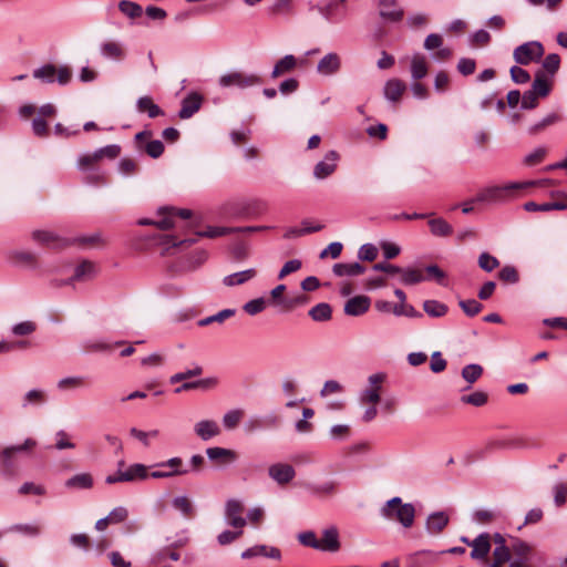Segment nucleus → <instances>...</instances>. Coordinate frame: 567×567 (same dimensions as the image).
Instances as JSON below:
<instances>
[{"mask_svg":"<svg viewBox=\"0 0 567 567\" xmlns=\"http://www.w3.org/2000/svg\"><path fill=\"white\" fill-rule=\"evenodd\" d=\"M548 182H511L503 185H492L483 188L472 198V203L498 204L508 202L517 196V194L530 186L540 185Z\"/></svg>","mask_w":567,"mask_h":567,"instance_id":"1","label":"nucleus"},{"mask_svg":"<svg viewBox=\"0 0 567 567\" xmlns=\"http://www.w3.org/2000/svg\"><path fill=\"white\" fill-rule=\"evenodd\" d=\"M204 463L205 458L200 454H194L190 457L189 466H185L184 461L181 457L174 456L155 465L156 467H168V472L153 471L151 472V477L156 480L171 478L174 476L187 475L192 472L198 473Z\"/></svg>","mask_w":567,"mask_h":567,"instance_id":"2","label":"nucleus"},{"mask_svg":"<svg viewBox=\"0 0 567 567\" xmlns=\"http://www.w3.org/2000/svg\"><path fill=\"white\" fill-rule=\"evenodd\" d=\"M380 515L388 520H395L404 528H411L415 519V507L412 503H403L399 496L386 501L380 509Z\"/></svg>","mask_w":567,"mask_h":567,"instance_id":"3","label":"nucleus"},{"mask_svg":"<svg viewBox=\"0 0 567 567\" xmlns=\"http://www.w3.org/2000/svg\"><path fill=\"white\" fill-rule=\"evenodd\" d=\"M192 215V212L186 208L176 209L173 207H161L157 210V218H141L137 224L141 226H156L162 230L169 229L175 225V218L179 217L181 219H188Z\"/></svg>","mask_w":567,"mask_h":567,"instance_id":"4","label":"nucleus"},{"mask_svg":"<svg viewBox=\"0 0 567 567\" xmlns=\"http://www.w3.org/2000/svg\"><path fill=\"white\" fill-rule=\"evenodd\" d=\"M32 75L34 79L45 84L56 82L60 85H66L71 81L72 72L69 66L61 65L56 68L52 63H47L33 70Z\"/></svg>","mask_w":567,"mask_h":567,"instance_id":"5","label":"nucleus"},{"mask_svg":"<svg viewBox=\"0 0 567 567\" xmlns=\"http://www.w3.org/2000/svg\"><path fill=\"white\" fill-rule=\"evenodd\" d=\"M262 79L256 73H247L244 71H231L223 74L218 84L220 87H238L240 90L260 85Z\"/></svg>","mask_w":567,"mask_h":567,"instance_id":"6","label":"nucleus"},{"mask_svg":"<svg viewBox=\"0 0 567 567\" xmlns=\"http://www.w3.org/2000/svg\"><path fill=\"white\" fill-rule=\"evenodd\" d=\"M123 465H124V461L118 462L117 472L113 475H109L105 478V482L107 484L144 481L147 477H151V473H148V468L144 464L135 463V464L130 465L126 470H121V467Z\"/></svg>","mask_w":567,"mask_h":567,"instance_id":"7","label":"nucleus"},{"mask_svg":"<svg viewBox=\"0 0 567 567\" xmlns=\"http://www.w3.org/2000/svg\"><path fill=\"white\" fill-rule=\"evenodd\" d=\"M318 12L329 23H340L348 16L347 0H324L317 6Z\"/></svg>","mask_w":567,"mask_h":567,"instance_id":"8","label":"nucleus"},{"mask_svg":"<svg viewBox=\"0 0 567 567\" xmlns=\"http://www.w3.org/2000/svg\"><path fill=\"white\" fill-rule=\"evenodd\" d=\"M386 375L382 372L369 375L368 385L359 393V402L364 405L379 403Z\"/></svg>","mask_w":567,"mask_h":567,"instance_id":"9","label":"nucleus"},{"mask_svg":"<svg viewBox=\"0 0 567 567\" xmlns=\"http://www.w3.org/2000/svg\"><path fill=\"white\" fill-rule=\"evenodd\" d=\"M544 55V47L538 41H529L518 45L514 52L513 58L517 64L527 65L533 61H538Z\"/></svg>","mask_w":567,"mask_h":567,"instance_id":"10","label":"nucleus"},{"mask_svg":"<svg viewBox=\"0 0 567 567\" xmlns=\"http://www.w3.org/2000/svg\"><path fill=\"white\" fill-rule=\"evenodd\" d=\"M338 161L339 154L336 151H329L323 159L315 165L313 177L321 181L331 176L337 169Z\"/></svg>","mask_w":567,"mask_h":567,"instance_id":"11","label":"nucleus"},{"mask_svg":"<svg viewBox=\"0 0 567 567\" xmlns=\"http://www.w3.org/2000/svg\"><path fill=\"white\" fill-rule=\"evenodd\" d=\"M341 58L336 52L324 54L317 64V73L322 76H331L341 70Z\"/></svg>","mask_w":567,"mask_h":567,"instance_id":"12","label":"nucleus"},{"mask_svg":"<svg viewBox=\"0 0 567 567\" xmlns=\"http://www.w3.org/2000/svg\"><path fill=\"white\" fill-rule=\"evenodd\" d=\"M243 504L237 499H228L225 506V517L229 526L234 528H244L246 519L241 516Z\"/></svg>","mask_w":567,"mask_h":567,"instance_id":"13","label":"nucleus"},{"mask_svg":"<svg viewBox=\"0 0 567 567\" xmlns=\"http://www.w3.org/2000/svg\"><path fill=\"white\" fill-rule=\"evenodd\" d=\"M268 475L279 485H286L290 483L295 476L296 471L292 465L287 463H275L269 466Z\"/></svg>","mask_w":567,"mask_h":567,"instance_id":"14","label":"nucleus"},{"mask_svg":"<svg viewBox=\"0 0 567 567\" xmlns=\"http://www.w3.org/2000/svg\"><path fill=\"white\" fill-rule=\"evenodd\" d=\"M321 546L319 550L337 553L341 548L339 530L336 526L324 528L321 533V539L319 540Z\"/></svg>","mask_w":567,"mask_h":567,"instance_id":"15","label":"nucleus"},{"mask_svg":"<svg viewBox=\"0 0 567 567\" xmlns=\"http://www.w3.org/2000/svg\"><path fill=\"white\" fill-rule=\"evenodd\" d=\"M380 16L386 21L399 22L404 17V10L398 0H379Z\"/></svg>","mask_w":567,"mask_h":567,"instance_id":"16","label":"nucleus"},{"mask_svg":"<svg viewBox=\"0 0 567 567\" xmlns=\"http://www.w3.org/2000/svg\"><path fill=\"white\" fill-rule=\"evenodd\" d=\"M203 103V96L197 92H192L187 94L183 101L182 106L178 112V116L182 120L190 118L198 110L200 109Z\"/></svg>","mask_w":567,"mask_h":567,"instance_id":"17","label":"nucleus"},{"mask_svg":"<svg viewBox=\"0 0 567 567\" xmlns=\"http://www.w3.org/2000/svg\"><path fill=\"white\" fill-rule=\"evenodd\" d=\"M206 455L209 461L217 463L218 465L231 464L238 457L235 451L219 446L206 449Z\"/></svg>","mask_w":567,"mask_h":567,"instance_id":"18","label":"nucleus"},{"mask_svg":"<svg viewBox=\"0 0 567 567\" xmlns=\"http://www.w3.org/2000/svg\"><path fill=\"white\" fill-rule=\"evenodd\" d=\"M195 434L202 441H209L221 433L220 426L214 420H200L194 425Z\"/></svg>","mask_w":567,"mask_h":567,"instance_id":"19","label":"nucleus"},{"mask_svg":"<svg viewBox=\"0 0 567 567\" xmlns=\"http://www.w3.org/2000/svg\"><path fill=\"white\" fill-rule=\"evenodd\" d=\"M32 239L52 248H61L71 244L70 240L60 238L56 234L49 230H34Z\"/></svg>","mask_w":567,"mask_h":567,"instance_id":"20","label":"nucleus"},{"mask_svg":"<svg viewBox=\"0 0 567 567\" xmlns=\"http://www.w3.org/2000/svg\"><path fill=\"white\" fill-rule=\"evenodd\" d=\"M468 546L472 547L471 557L473 559L484 560L491 550L489 535L487 533L480 534L468 543Z\"/></svg>","mask_w":567,"mask_h":567,"instance_id":"21","label":"nucleus"},{"mask_svg":"<svg viewBox=\"0 0 567 567\" xmlns=\"http://www.w3.org/2000/svg\"><path fill=\"white\" fill-rule=\"evenodd\" d=\"M371 305V300L367 296H355L350 298L344 305V312L348 316L359 317L364 315Z\"/></svg>","mask_w":567,"mask_h":567,"instance_id":"22","label":"nucleus"},{"mask_svg":"<svg viewBox=\"0 0 567 567\" xmlns=\"http://www.w3.org/2000/svg\"><path fill=\"white\" fill-rule=\"evenodd\" d=\"M95 275V265L92 261L83 260L75 267L73 276L69 279L68 284H73L76 281H87L93 279Z\"/></svg>","mask_w":567,"mask_h":567,"instance_id":"23","label":"nucleus"},{"mask_svg":"<svg viewBox=\"0 0 567 567\" xmlns=\"http://www.w3.org/2000/svg\"><path fill=\"white\" fill-rule=\"evenodd\" d=\"M449 520V516L445 512H434L430 514L426 519V532L431 535H437L447 526Z\"/></svg>","mask_w":567,"mask_h":567,"instance_id":"24","label":"nucleus"},{"mask_svg":"<svg viewBox=\"0 0 567 567\" xmlns=\"http://www.w3.org/2000/svg\"><path fill=\"white\" fill-rule=\"evenodd\" d=\"M406 86L405 83L399 79H390L385 82L383 87V95L390 102H399Z\"/></svg>","mask_w":567,"mask_h":567,"instance_id":"25","label":"nucleus"},{"mask_svg":"<svg viewBox=\"0 0 567 567\" xmlns=\"http://www.w3.org/2000/svg\"><path fill=\"white\" fill-rule=\"evenodd\" d=\"M100 53L103 58L121 61L125 58L123 45L115 41H105L100 45Z\"/></svg>","mask_w":567,"mask_h":567,"instance_id":"26","label":"nucleus"},{"mask_svg":"<svg viewBox=\"0 0 567 567\" xmlns=\"http://www.w3.org/2000/svg\"><path fill=\"white\" fill-rule=\"evenodd\" d=\"M286 290V286L285 285H278L277 287H275L271 291H270V296H271V299H272V303L276 305V306H281L284 307L286 310H289L291 309L297 303H302L306 298L305 297H298L296 298L295 300H287L285 298H282V293L285 292Z\"/></svg>","mask_w":567,"mask_h":567,"instance_id":"27","label":"nucleus"},{"mask_svg":"<svg viewBox=\"0 0 567 567\" xmlns=\"http://www.w3.org/2000/svg\"><path fill=\"white\" fill-rule=\"evenodd\" d=\"M297 68V59L292 54H286L278 60L272 69L271 78L276 79L286 73L293 71Z\"/></svg>","mask_w":567,"mask_h":567,"instance_id":"28","label":"nucleus"},{"mask_svg":"<svg viewBox=\"0 0 567 567\" xmlns=\"http://www.w3.org/2000/svg\"><path fill=\"white\" fill-rule=\"evenodd\" d=\"M257 275L256 269L249 268L243 271H238L235 274H230L225 276L223 279V284L227 287H234L238 285L246 284L247 281L254 279Z\"/></svg>","mask_w":567,"mask_h":567,"instance_id":"29","label":"nucleus"},{"mask_svg":"<svg viewBox=\"0 0 567 567\" xmlns=\"http://www.w3.org/2000/svg\"><path fill=\"white\" fill-rule=\"evenodd\" d=\"M136 109L141 113H147L150 118L164 115L163 110L153 102L150 96H141L136 101Z\"/></svg>","mask_w":567,"mask_h":567,"instance_id":"30","label":"nucleus"},{"mask_svg":"<svg viewBox=\"0 0 567 567\" xmlns=\"http://www.w3.org/2000/svg\"><path fill=\"white\" fill-rule=\"evenodd\" d=\"M401 282L406 286L416 285L426 280L424 271L412 267L401 268Z\"/></svg>","mask_w":567,"mask_h":567,"instance_id":"31","label":"nucleus"},{"mask_svg":"<svg viewBox=\"0 0 567 567\" xmlns=\"http://www.w3.org/2000/svg\"><path fill=\"white\" fill-rule=\"evenodd\" d=\"M365 268L360 262H339L333 266V274L338 277L358 276L363 274Z\"/></svg>","mask_w":567,"mask_h":567,"instance_id":"32","label":"nucleus"},{"mask_svg":"<svg viewBox=\"0 0 567 567\" xmlns=\"http://www.w3.org/2000/svg\"><path fill=\"white\" fill-rule=\"evenodd\" d=\"M427 74V62L424 55L420 53L413 54L411 59L412 79L419 81Z\"/></svg>","mask_w":567,"mask_h":567,"instance_id":"33","label":"nucleus"},{"mask_svg":"<svg viewBox=\"0 0 567 567\" xmlns=\"http://www.w3.org/2000/svg\"><path fill=\"white\" fill-rule=\"evenodd\" d=\"M427 224L433 236L447 237L453 233V227L441 217L431 218Z\"/></svg>","mask_w":567,"mask_h":567,"instance_id":"34","label":"nucleus"},{"mask_svg":"<svg viewBox=\"0 0 567 567\" xmlns=\"http://www.w3.org/2000/svg\"><path fill=\"white\" fill-rule=\"evenodd\" d=\"M47 399L45 391L41 389H31L23 395L21 405L23 409H27L30 405L39 406L44 404Z\"/></svg>","mask_w":567,"mask_h":567,"instance_id":"35","label":"nucleus"},{"mask_svg":"<svg viewBox=\"0 0 567 567\" xmlns=\"http://www.w3.org/2000/svg\"><path fill=\"white\" fill-rule=\"evenodd\" d=\"M567 208V204L565 202H549L538 204L535 202H527L524 204V209L526 212H549V210H564Z\"/></svg>","mask_w":567,"mask_h":567,"instance_id":"36","label":"nucleus"},{"mask_svg":"<svg viewBox=\"0 0 567 567\" xmlns=\"http://www.w3.org/2000/svg\"><path fill=\"white\" fill-rule=\"evenodd\" d=\"M309 317L317 322H326L331 319L332 309L327 302H320L308 311Z\"/></svg>","mask_w":567,"mask_h":567,"instance_id":"37","label":"nucleus"},{"mask_svg":"<svg viewBox=\"0 0 567 567\" xmlns=\"http://www.w3.org/2000/svg\"><path fill=\"white\" fill-rule=\"evenodd\" d=\"M65 486L72 489H89L93 486V478L89 473L76 474L66 480Z\"/></svg>","mask_w":567,"mask_h":567,"instance_id":"38","label":"nucleus"},{"mask_svg":"<svg viewBox=\"0 0 567 567\" xmlns=\"http://www.w3.org/2000/svg\"><path fill=\"white\" fill-rule=\"evenodd\" d=\"M305 487L312 495L317 496L332 495L337 492V483L334 481H327L319 484L308 483Z\"/></svg>","mask_w":567,"mask_h":567,"instance_id":"39","label":"nucleus"},{"mask_svg":"<svg viewBox=\"0 0 567 567\" xmlns=\"http://www.w3.org/2000/svg\"><path fill=\"white\" fill-rule=\"evenodd\" d=\"M117 7L120 12L131 20H135L143 14L142 6L131 0H121Z\"/></svg>","mask_w":567,"mask_h":567,"instance_id":"40","label":"nucleus"},{"mask_svg":"<svg viewBox=\"0 0 567 567\" xmlns=\"http://www.w3.org/2000/svg\"><path fill=\"white\" fill-rule=\"evenodd\" d=\"M530 89L538 97H546L550 93V83L542 71L536 73Z\"/></svg>","mask_w":567,"mask_h":567,"instance_id":"41","label":"nucleus"},{"mask_svg":"<svg viewBox=\"0 0 567 567\" xmlns=\"http://www.w3.org/2000/svg\"><path fill=\"white\" fill-rule=\"evenodd\" d=\"M123 341H116L114 343L107 342L105 340H87L84 342L83 350L85 352H100V351H111L114 347L122 344Z\"/></svg>","mask_w":567,"mask_h":567,"instance_id":"42","label":"nucleus"},{"mask_svg":"<svg viewBox=\"0 0 567 567\" xmlns=\"http://www.w3.org/2000/svg\"><path fill=\"white\" fill-rule=\"evenodd\" d=\"M423 310L433 318H441L447 313V306L437 300H425L423 302Z\"/></svg>","mask_w":567,"mask_h":567,"instance_id":"43","label":"nucleus"},{"mask_svg":"<svg viewBox=\"0 0 567 567\" xmlns=\"http://www.w3.org/2000/svg\"><path fill=\"white\" fill-rule=\"evenodd\" d=\"M172 506L185 517H190L194 514V506L190 499L185 495L175 496L172 499Z\"/></svg>","mask_w":567,"mask_h":567,"instance_id":"44","label":"nucleus"},{"mask_svg":"<svg viewBox=\"0 0 567 567\" xmlns=\"http://www.w3.org/2000/svg\"><path fill=\"white\" fill-rule=\"evenodd\" d=\"M235 309H223L219 312L212 315L209 317L203 318L198 321L199 327H206L212 323H223L226 319L235 316Z\"/></svg>","mask_w":567,"mask_h":567,"instance_id":"45","label":"nucleus"},{"mask_svg":"<svg viewBox=\"0 0 567 567\" xmlns=\"http://www.w3.org/2000/svg\"><path fill=\"white\" fill-rule=\"evenodd\" d=\"M85 378L82 375H71L62 378L58 381L56 388L61 391L68 390V389H79L84 385Z\"/></svg>","mask_w":567,"mask_h":567,"instance_id":"46","label":"nucleus"},{"mask_svg":"<svg viewBox=\"0 0 567 567\" xmlns=\"http://www.w3.org/2000/svg\"><path fill=\"white\" fill-rule=\"evenodd\" d=\"M482 374L483 368L477 363L467 364L462 369V378L470 384L476 382L482 377Z\"/></svg>","mask_w":567,"mask_h":567,"instance_id":"47","label":"nucleus"},{"mask_svg":"<svg viewBox=\"0 0 567 567\" xmlns=\"http://www.w3.org/2000/svg\"><path fill=\"white\" fill-rule=\"evenodd\" d=\"M84 182L92 186H101L106 184L105 173L99 167H92L85 173Z\"/></svg>","mask_w":567,"mask_h":567,"instance_id":"48","label":"nucleus"},{"mask_svg":"<svg viewBox=\"0 0 567 567\" xmlns=\"http://www.w3.org/2000/svg\"><path fill=\"white\" fill-rule=\"evenodd\" d=\"M561 120V117L556 113H549L544 118H542L539 122L532 125L528 130V133L532 135H535L546 128L549 125L556 124Z\"/></svg>","mask_w":567,"mask_h":567,"instance_id":"49","label":"nucleus"},{"mask_svg":"<svg viewBox=\"0 0 567 567\" xmlns=\"http://www.w3.org/2000/svg\"><path fill=\"white\" fill-rule=\"evenodd\" d=\"M426 280H434L439 285L445 286L446 274L436 265H429L424 269Z\"/></svg>","mask_w":567,"mask_h":567,"instance_id":"50","label":"nucleus"},{"mask_svg":"<svg viewBox=\"0 0 567 567\" xmlns=\"http://www.w3.org/2000/svg\"><path fill=\"white\" fill-rule=\"evenodd\" d=\"M267 307V300L262 297L249 300L243 306V309L246 313L250 316H256L262 312Z\"/></svg>","mask_w":567,"mask_h":567,"instance_id":"51","label":"nucleus"},{"mask_svg":"<svg viewBox=\"0 0 567 567\" xmlns=\"http://www.w3.org/2000/svg\"><path fill=\"white\" fill-rule=\"evenodd\" d=\"M196 239H177L174 236L165 235L161 237V245L164 246V251L168 252L169 249L187 244L188 246L194 244Z\"/></svg>","mask_w":567,"mask_h":567,"instance_id":"52","label":"nucleus"},{"mask_svg":"<svg viewBox=\"0 0 567 567\" xmlns=\"http://www.w3.org/2000/svg\"><path fill=\"white\" fill-rule=\"evenodd\" d=\"M13 454L8 449L0 452V460L2 463V474L4 476H12L14 473Z\"/></svg>","mask_w":567,"mask_h":567,"instance_id":"53","label":"nucleus"},{"mask_svg":"<svg viewBox=\"0 0 567 567\" xmlns=\"http://www.w3.org/2000/svg\"><path fill=\"white\" fill-rule=\"evenodd\" d=\"M96 161H101L106 157L110 159L116 158L121 153V147L116 144L106 145L93 152Z\"/></svg>","mask_w":567,"mask_h":567,"instance_id":"54","label":"nucleus"},{"mask_svg":"<svg viewBox=\"0 0 567 567\" xmlns=\"http://www.w3.org/2000/svg\"><path fill=\"white\" fill-rule=\"evenodd\" d=\"M37 330V324L33 321L27 320L12 326L11 331L14 336L23 337L30 336Z\"/></svg>","mask_w":567,"mask_h":567,"instance_id":"55","label":"nucleus"},{"mask_svg":"<svg viewBox=\"0 0 567 567\" xmlns=\"http://www.w3.org/2000/svg\"><path fill=\"white\" fill-rule=\"evenodd\" d=\"M297 539L302 546H306V547H310V548H313L317 550H319V548L321 547L319 545V539H317V536H316L315 532H312V530H306V532L299 533L297 535Z\"/></svg>","mask_w":567,"mask_h":567,"instance_id":"56","label":"nucleus"},{"mask_svg":"<svg viewBox=\"0 0 567 567\" xmlns=\"http://www.w3.org/2000/svg\"><path fill=\"white\" fill-rule=\"evenodd\" d=\"M203 373V368L200 365H194V368L192 369H188L186 371H183V372H178V373H175L173 374L171 378H169V382L172 384H175V383H178L181 381H184L186 379H189V378H193V377H198Z\"/></svg>","mask_w":567,"mask_h":567,"instance_id":"57","label":"nucleus"},{"mask_svg":"<svg viewBox=\"0 0 567 567\" xmlns=\"http://www.w3.org/2000/svg\"><path fill=\"white\" fill-rule=\"evenodd\" d=\"M478 266L483 270L491 272L499 266V261L496 257L489 255L488 252H482L478 256Z\"/></svg>","mask_w":567,"mask_h":567,"instance_id":"58","label":"nucleus"},{"mask_svg":"<svg viewBox=\"0 0 567 567\" xmlns=\"http://www.w3.org/2000/svg\"><path fill=\"white\" fill-rule=\"evenodd\" d=\"M243 417V411L240 410H230L228 411L227 413L224 414L223 416V425L227 429V430H233L235 429L238 423L240 422Z\"/></svg>","mask_w":567,"mask_h":567,"instance_id":"59","label":"nucleus"},{"mask_svg":"<svg viewBox=\"0 0 567 567\" xmlns=\"http://www.w3.org/2000/svg\"><path fill=\"white\" fill-rule=\"evenodd\" d=\"M458 306L468 317H474L481 312L483 306L475 299L460 300Z\"/></svg>","mask_w":567,"mask_h":567,"instance_id":"60","label":"nucleus"},{"mask_svg":"<svg viewBox=\"0 0 567 567\" xmlns=\"http://www.w3.org/2000/svg\"><path fill=\"white\" fill-rule=\"evenodd\" d=\"M142 148V146L140 145ZM143 150L146 152V154L152 158H158L164 153V144L159 140H153L147 142Z\"/></svg>","mask_w":567,"mask_h":567,"instance_id":"61","label":"nucleus"},{"mask_svg":"<svg viewBox=\"0 0 567 567\" xmlns=\"http://www.w3.org/2000/svg\"><path fill=\"white\" fill-rule=\"evenodd\" d=\"M392 312L398 317L405 316L410 318H416L422 316L413 306L405 302L394 305Z\"/></svg>","mask_w":567,"mask_h":567,"instance_id":"62","label":"nucleus"},{"mask_svg":"<svg viewBox=\"0 0 567 567\" xmlns=\"http://www.w3.org/2000/svg\"><path fill=\"white\" fill-rule=\"evenodd\" d=\"M461 401L466 404H471L474 406H483L487 402V394L482 391L473 392L468 395H463Z\"/></svg>","mask_w":567,"mask_h":567,"instance_id":"63","label":"nucleus"},{"mask_svg":"<svg viewBox=\"0 0 567 567\" xmlns=\"http://www.w3.org/2000/svg\"><path fill=\"white\" fill-rule=\"evenodd\" d=\"M554 492V502L556 506H561L566 503L567 499V484L559 482L556 483L553 487Z\"/></svg>","mask_w":567,"mask_h":567,"instance_id":"64","label":"nucleus"}]
</instances>
